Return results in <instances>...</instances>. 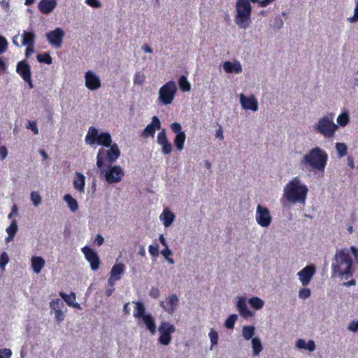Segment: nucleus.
<instances>
[{
    "mask_svg": "<svg viewBox=\"0 0 358 358\" xmlns=\"http://www.w3.org/2000/svg\"><path fill=\"white\" fill-rule=\"evenodd\" d=\"M150 254L153 257H157L159 255V246L158 245H150L148 248Z\"/></svg>",
    "mask_w": 358,
    "mask_h": 358,
    "instance_id": "obj_52",
    "label": "nucleus"
},
{
    "mask_svg": "<svg viewBox=\"0 0 358 358\" xmlns=\"http://www.w3.org/2000/svg\"><path fill=\"white\" fill-rule=\"evenodd\" d=\"M157 141L159 145L169 141L166 136V130L164 129L158 133Z\"/></svg>",
    "mask_w": 358,
    "mask_h": 358,
    "instance_id": "obj_46",
    "label": "nucleus"
},
{
    "mask_svg": "<svg viewBox=\"0 0 358 358\" xmlns=\"http://www.w3.org/2000/svg\"><path fill=\"white\" fill-rule=\"evenodd\" d=\"M237 307L241 315L243 316V317L248 318L253 315L252 312L248 309V306L244 299H241L238 300Z\"/></svg>",
    "mask_w": 358,
    "mask_h": 358,
    "instance_id": "obj_25",
    "label": "nucleus"
},
{
    "mask_svg": "<svg viewBox=\"0 0 358 358\" xmlns=\"http://www.w3.org/2000/svg\"><path fill=\"white\" fill-rule=\"evenodd\" d=\"M85 78V85L89 90H95L101 87L100 79L92 71H87Z\"/></svg>",
    "mask_w": 358,
    "mask_h": 358,
    "instance_id": "obj_16",
    "label": "nucleus"
},
{
    "mask_svg": "<svg viewBox=\"0 0 358 358\" xmlns=\"http://www.w3.org/2000/svg\"><path fill=\"white\" fill-rule=\"evenodd\" d=\"M252 346L253 350V355H259L262 350V345L260 340L257 338H253L252 339Z\"/></svg>",
    "mask_w": 358,
    "mask_h": 358,
    "instance_id": "obj_35",
    "label": "nucleus"
},
{
    "mask_svg": "<svg viewBox=\"0 0 358 358\" xmlns=\"http://www.w3.org/2000/svg\"><path fill=\"white\" fill-rule=\"evenodd\" d=\"M64 306L63 301L59 299H54L50 302V308L54 312L57 311V310H62Z\"/></svg>",
    "mask_w": 358,
    "mask_h": 358,
    "instance_id": "obj_41",
    "label": "nucleus"
},
{
    "mask_svg": "<svg viewBox=\"0 0 358 358\" xmlns=\"http://www.w3.org/2000/svg\"><path fill=\"white\" fill-rule=\"evenodd\" d=\"M9 261L8 256L6 252H3L0 255V267L3 270L5 266Z\"/></svg>",
    "mask_w": 358,
    "mask_h": 358,
    "instance_id": "obj_49",
    "label": "nucleus"
},
{
    "mask_svg": "<svg viewBox=\"0 0 358 358\" xmlns=\"http://www.w3.org/2000/svg\"><path fill=\"white\" fill-rule=\"evenodd\" d=\"M249 303L253 308L259 310L264 306V303L260 298L254 296L250 299Z\"/></svg>",
    "mask_w": 358,
    "mask_h": 358,
    "instance_id": "obj_37",
    "label": "nucleus"
},
{
    "mask_svg": "<svg viewBox=\"0 0 358 358\" xmlns=\"http://www.w3.org/2000/svg\"><path fill=\"white\" fill-rule=\"evenodd\" d=\"M144 324L146 325L148 329L152 333L155 334L156 331V324L154 318L151 315L148 314L142 318Z\"/></svg>",
    "mask_w": 358,
    "mask_h": 358,
    "instance_id": "obj_29",
    "label": "nucleus"
},
{
    "mask_svg": "<svg viewBox=\"0 0 358 358\" xmlns=\"http://www.w3.org/2000/svg\"><path fill=\"white\" fill-rule=\"evenodd\" d=\"M308 191L306 185L301 184L299 178L296 177L286 185L284 189V195L289 202L303 203L306 199Z\"/></svg>",
    "mask_w": 358,
    "mask_h": 358,
    "instance_id": "obj_2",
    "label": "nucleus"
},
{
    "mask_svg": "<svg viewBox=\"0 0 358 358\" xmlns=\"http://www.w3.org/2000/svg\"><path fill=\"white\" fill-rule=\"evenodd\" d=\"M235 22L241 28H247L250 22L251 5L248 0H237Z\"/></svg>",
    "mask_w": 358,
    "mask_h": 358,
    "instance_id": "obj_5",
    "label": "nucleus"
},
{
    "mask_svg": "<svg viewBox=\"0 0 358 358\" xmlns=\"http://www.w3.org/2000/svg\"><path fill=\"white\" fill-rule=\"evenodd\" d=\"M170 127L176 136L174 138L173 143L176 149L179 151L184 148V144L186 138L185 133L182 130L181 124L178 122H173Z\"/></svg>",
    "mask_w": 358,
    "mask_h": 358,
    "instance_id": "obj_10",
    "label": "nucleus"
},
{
    "mask_svg": "<svg viewBox=\"0 0 358 358\" xmlns=\"http://www.w3.org/2000/svg\"><path fill=\"white\" fill-rule=\"evenodd\" d=\"M104 239L103 236L100 234H97L95 237L94 242L96 243L98 246L101 245L103 243Z\"/></svg>",
    "mask_w": 358,
    "mask_h": 358,
    "instance_id": "obj_64",
    "label": "nucleus"
},
{
    "mask_svg": "<svg viewBox=\"0 0 358 358\" xmlns=\"http://www.w3.org/2000/svg\"><path fill=\"white\" fill-rule=\"evenodd\" d=\"M64 36V31L59 27L46 34V38L49 43L57 48L62 46Z\"/></svg>",
    "mask_w": 358,
    "mask_h": 358,
    "instance_id": "obj_12",
    "label": "nucleus"
},
{
    "mask_svg": "<svg viewBox=\"0 0 358 358\" xmlns=\"http://www.w3.org/2000/svg\"><path fill=\"white\" fill-rule=\"evenodd\" d=\"M73 187L79 192L82 193L85 191V177L79 172H76L73 180Z\"/></svg>",
    "mask_w": 358,
    "mask_h": 358,
    "instance_id": "obj_21",
    "label": "nucleus"
},
{
    "mask_svg": "<svg viewBox=\"0 0 358 358\" xmlns=\"http://www.w3.org/2000/svg\"><path fill=\"white\" fill-rule=\"evenodd\" d=\"M125 270V266L122 263L115 264L111 269L110 275L115 277V279L120 280L121 275Z\"/></svg>",
    "mask_w": 358,
    "mask_h": 358,
    "instance_id": "obj_27",
    "label": "nucleus"
},
{
    "mask_svg": "<svg viewBox=\"0 0 358 358\" xmlns=\"http://www.w3.org/2000/svg\"><path fill=\"white\" fill-rule=\"evenodd\" d=\"M31 200L35 206H38L41 202V197L39 194L36 192H32L31 193Z\"/></svg>",
    "mask_w": 358,
    "mask_h": 358,
    "instance_id": "obj_47",
    "label": "nucleus"
},
{
    "mask_svg": "<svg viewBox=\"0 0 358 358\" xmlns=\"http://www.w3.org/2000/svg\"><path fill=\"white\" fill-rule=\"evenodd\" d=\"M256 221L262 227H267L271 222L272 217L268 208L258 205L256 212Z\"/></svg>",
    "mask_w": 358,
    "mask_h": 358,
    "instance_id": "obj_11",
    "label": "nucleus"
},
{
    "mask_svg": "<svg viewBox=\"0 0 358 358\" xmlns=\"http://www.w3.org/2000/svg\"><path fill=\"white\" fill-rule=\"evenodd\" d=\"M305 347L306 350H308L309 351L313 352L315 350V342L310 340L308 343H306V345Z\"/></svg>",
    "mask_w": 358,
    "mask_h": 358,
    "instance_id": "obj_61",
    "label": "nucleus"
},
{
    "mask_svg": "<svg viewBox=\"0 0 358 358\" xmlns=\"http://www.w3.org/2000/svg\"><path fill=\"white\" fill-rule=\"evenodd\" d=\"M348 329L352 332H356L358 331V321H352L349 326Z\"/></svg>",
    "mask_w": 358,
    "mask_h": 358,
    "instance_id": "obj_58",
    "label": "nucleus"
},
{
    "mask_svg": "<svg viewBox=\"0 0 358 358\" xmlns=\"http://www.w3.org/2000/svg\"><path fill=\"white\" fill-rule=\"evenodd\" d=\"M99 134L96 128L94 127H90L85 136V143L90 145L95 144L97 141Z\"/></svg>",
    "mask_w": 358,
    "mask_h": 358,
    "instance_id": "obj_23",
    "label": "nucleus"
},
{
    "mask_svg": "<svg viewBox=\"0 0 358 358\" xmlns=\"http://www.w3.org/2000/svg\"><path fill=\"white\" fill-rule=\"evenodd\" d=\"M17 231V225L15 220H13L10 226L6 229V232L8 233V237L7 240L13 239L15 236Z\"/></svg>",
    "mask_w": 358,
    "mask_h": 358,
    "instance_id": "obj_36",
    "label": "nucleus"
},
{
    "mask_svg": "<svg viewBox=\"0 0 358 358\" xmlns=\"http://www.w3.org/2000/svg\"><path fill=\"white\" fill-rule=\"evenodd\" d=\"M149 295L151 298L157 299L160 296L159 290L157 287H152Z\"/></svg>",
    "mask_w": 358,
    "mask_h": 358,
    "instance_id": "obj_56",
    "label": "nucleus"
},
{
    "mask_svg": "<svg viewBox=\"0 0 358 358\" xmlns=\"http://www.w3.org/2000/svg\"><path fill=\"white\" fill-rule=\"evenodd\" d=\"M159 342L164 345H168L171 341V334L176 330L175 326L169 322H162L159 327Z\"/></svg>",
    "mask_w": 358,
    "mask_h": 358,
    "instance_id": "obj_8",
    "label": "nucleus"
},
{
    "mask_svg": "<svg viewBox=\"0 0 358 358\" xmlns=\"http://www.w3.org/2000/svg\"><path fill=\"white\" fill-rule=\"evenodd\" d=\"M120 156V151L117 143H113L107 148H100L96 155V166L100 174L103 175L104 168L111 166Z\"/></svg>",
    "mask_w": 358,
    "mask_h": 358,
    "instance_id": "obj_3",
    "label": "nucleus"
},
{
    "mask_svg": "<svg viewBox=\"0 0 358 358\" xmlns=\"http://www.w3.org/2000/svg\"><path fill=\"white\" fill-rule=\"evenodd\" d=\"M44 266L45 260L41 257H33L31 258V267L35 273H40Z\"/></svg>",
    "mask_w": 358,
    "mask_h": 358,
    "instance_id": "obj_26",
    "label": "nucleus"
},
{
    "mask_svg": "<svg viewBox=\"0 0 358 358\" xmlns=\"http://www.w3.org/2000/svg\"><path fill=\"white\" fill-rule=\"evenodd\" d=\"M162 152L164 155H169L172 151V145L169 141L161 144Z\"/></svg>",
    "mask_w": 358,
    "mask_h": 358,
    "instance_id": "obj_48",
    "label": "nucleus"
},
{
    "mask_svg": "<svg viewBox=\"0 0 358 358\" xmlns=\"http://www.w3.org/2000/svg\"><path fill=\"white\" fill-rule=\"evenodd\" d=\"M349 20L352 22H357L358 20V2H357L356 7L355 8L354 15L349 18Z\"/></svg>",
    "mask_w": 358,
    "mask_h": 358,
    "instance_id": "obj_63",
    "label": "nucleus"
},
{
    "mask_svg": "<svg viewBox=\"0 0 358 358\" xmlns=\"http://www.w3.org/2000/svg\"><path fill=\"white\" fill-rule=\"evenodd\" d=\"M55 320L58 323L62 322L65 318L64 313L62 310H57L54 312Z\"/></svg>",
    "mask_w": 358,
    "mask_h": 358,
    "instance_id": "obj_51",
    "label": "nucleus"
},
{
    "mask_svg": "<svg viewBox=\"0 0 358 358\" xmlns=\"http://www.w3.org/2000/svg\"><path fill=\"white\" fill-rule=\"evenodd\" d=\"M108 170L104 168L103 175L106 181L109 184L119 182L122 180L124 175V171L120 166H106Z\"/></svg>",
    "mask_w": 358,
    "mask_h": 358,
    "instance_id": "obj_9",
    "label": "nucleus"
},
{
    "mask_svg": "<svg viewBox=\"0 0 358 358\" xmlns=\"http://www.w3.org/2000/svg\"><path fill=\"white\" fill-rule=\"evenodd\" d=\"M178 302V297L176 294H172L166 298L164 301H162L160 306L164 311L172 315L175 312Z\"/></svg>",
    "mask_w": 358,
    "mask_h": 358,
    "instance_id": "obj_15",
    "label": "nucleus"
},
{
    "mask_svg": "<svg viewBox=\"0 0 358 358\" xmlns=\"http://www.w3.org/2000/svg\"><path fill=\"white\" fill-rule=\"evenodd\" d=\"M8 66L0 57V75H2L7 72Z\"/></svg>",
    "mask_w": 358,
    "mask_h": 358,
    "instance_id": "obj_60",
    "label": "nucleus"
},
{
    "mask_svg": "<svg viewBox=\"0 0 358 358\" xmlns=\"http://www.w3.org/2000/svg\"><path fill=\"white\" fill-rule=\"evenodd\" d=\"M28 128L30 129L34 132V134H38V129L37 124H36V122H34V121L29 122Z\"/></svg>",
    "mask_w": 358,
    "mask_h": 358,
    "instance_id": "obj_59",
    "label": "nucleus"
},
{
    "mask_svg": "<svg viewBox=\"0 0 358 358\" xmlns=\"http://www.w3.org/2000/svg\"><path fill=\"white\" fill-rule=\"evenodd\" d=\"M208 336L210 339V343H211L210 348L212 349L215 345L217 344L218 334L215 330H214L213 329H211L208 334Z\"/></svg>",
    "mask_w": 358,
    "mask_h": 358,
    "instance_id": "obj_43",
    "label": "nucleus"
},
{
    "mask_svg": "<svg viewBox=\"0 0 358 358\" xmlns=\"http://www.w3.org/2000/svg\"><path fill=\"white\" fill-rule=\"evenodd\" d=\"M223 69L227 73H240L242 72V66L239 62H225L223 64Z\"/></svg>",
    "mask_w": 358,
    "mask_h": 358,
    "instance_id": "obj_22",
    "label": "nucleus"
},
{
    "mask_svg": "<svg viewBox=\"0 0 358 358\" xmlns=\"http://www.w3.org/2000/svg\"><path fill=\"white\" fill-rule=\"evenodd\" d=\"M178 85L180 89L182 92H189L191 90V85L188 82L187 77L185 76H181L178 80Z\"/></svg>",
    "mask_w": 358,
    "mask_h": 358,
    "instance_id": "obj_33",
    "label": "nucleus"
},
{
    "mask_svg": "<svg viewBox=\"0 0 358 358\" xmlns=\"http://www.w3.org/2000/svg\"><path fill=\"white\" fill-rule=\"evenodd\" d=\"M8 155L7 148L5 146L0 147V158L3 160Z\"/></svg>",
    "mask_w": 358,
    "mask_h": 358,
    "instance_id": "obj_62",
    "label": "nucleus"
},
{
    "mask_svg": "<svg viewBox=\"0 0 358 358\" xmlns=\"http://www.w3.org/2000/svg\"><path fill=\"white\" fill-rule=\"evenodd\" d=\"M145 79L144 73L141 71H137L134 76V83L138 85H143Z\"/></svg>",
    "mask_w": 358,
    "mask_h": 358,
    "instance_id": "obj_44",
    "label": "nucleus"
},
{
    "mask_svg": "<svg viewBox=\"0 0 358 358\" xmlns=\"http://www.w3.org/2000/svg\"><path fill=\"white\" fill-rule=\"evenodd\" d=\"M237 318L238 317L236 314L230 315L224 322L225 327L229 329H234Z\"/></svg>",
    "mask_w": 358,
    "mask_h": 358,
    "instance_id": "obj_40",
    "label": "nucleus"
},
{
    "mask_svg": "<svg viewBox=\"0 0 358 358\" xmlns=\"http://www.w3.org/2000/svg\"><path fill=\"white\" fill-rule=\"evenodd\" d=\"M311 292L308 288H302L299 290V296L301 299H306L310 296Z\"/></svg>",
    "mask_w": 358,
    "mask_h": 358,
    "instance_id": "obj_50",
    "label": "nucleus"
},
{
    "mask_svg": "<svg viewBox=\"0 0 358 358\" xmlns=\"http://www.w3.org/2000/svg\"><path fill=\"white\" fill-rule=\"evenodd\" d=\"M57 6L56 0H41L38 4L40 12L43 14H49Z\"/></svg>",
    "mask_w": 358,
    "mask_h": 358,
    "instance_id": "obj_20",
    "label": "nucleus"
},
{
    "mask_svg": "<svg viewBox=\"0 0 358 358\" xmlns=\"http://www.w3.org/2000/svg\"><path fill=\"white\" fill-rule=\"evenodd\" d=\"M315 273V267L313 265H308L298 272L297 275L303 287L307 286Z\"/></svg>",
    "mask_w": 358,
    "mask_h": 358,
    "instance_id": "obj_14",
    "label": "nucleus"
},
{
    "mask_svg": "<svg viewBox=\"0 0 358 358\" xmlns=\"http://www.w3.org/2000/svg\"><path fill=\"white\" fill-rule=\"evenodd\" d=\"M16 71L23 80H29V77H31L30 66L25 60L17 63Z\"/></svg>",
    "mask_w": 358,
    "mask_h": 358,
    "instance_id": "obj_19",
    "label": "nucleus"
},
{
    "mask_svg": "<svg viewBox=\"0 0 358 358\" xmlns=\"http://www.w3.org/2000/svg\"><path fill=\"white\" fill-rule=\"evenodd\" d=\"M37 60L41 63H45L47 64H51L52 62V59L49 53L44 52L42 54H38L36 56Z\"/></svg>",
    "mask_w": 358,
    "mask_h": 358,
    "instance_id": "obj_38",
    "label": "nucleus"
},
{
    "mask_svg": "<svg viewBox=\"0 0 358 358\" xmlns=\"http://www.w3.org/2000/svg\"><path fill=\"white\" fill-rule=\"evenodd\" d=\"M12 355V352L8 348L0 350V358H10Z\"/></svg>",
    "mask_w": 358,
    "mask_h": 358,
    "instance_id": "obj_53",
    "label": "nucleus"
},
{
    "mask_svg": "<svg viewBox=\"0 0 358 358\" xmlns=\"http://www.w3.org/2000/svg\"><path fill=\"white\" fill-rule=\"evenodd\" d=\"M176 92L177 86L176 83L173 80H170L160 87L158 101L163 105H170L172 103Z\"/></svg>",
    "mask_w": 358,
    "mask_h": 358,
    "instance_id": "obj_6",
    "label": "nucleus"
},
{
    "mask_svg": "<svg viewBox=\"0 0 358 358\" xmlns=\"http://www.w3.org/2000/svg\"><path fill=\"white\" fill-rule=\"evenodd\" d=\"M22 44L27 46H34L35 41V34L32 31H24L22 34Z\"/></svg>",
    "mask_w": 358,
    "mask_h": 358,
    "instance_id": "obj_28",
    "label": "nucleus"
},
{
    "mask_svg": "<svg viewBox=\"0 0 358 358\" xmlns=\"http://www.w3.org/2000/svg\"><path fill=\"white\" fill-rule=\"evenodd\" d=\"M253 3L257 2L259 5L262 7H266L275 0H250Z\"/></svg>",
    "mask_w": 358,
    "mask_h": 358,
    "instance_id": "obj_55",
    "label": "nucleus"
},
{
    "mask_svg": "<svg viewBox=\"0 0 358 358\" xmlns=\"http://www.w3.org/2000/svg\"><path fill=\"white\" fill-rule=\"evenodd\" d=\"M174 215L168 210H164L160 215V218L163 220L165 227H169L174 220Z\"/></svg>",
    "mask_w": 358,
    "mask_h": 358,
    "instance_id": "obj_32",
    "label": "nucleus"
},
{
    "mask_svg": "<svg viewBox=\"0 0 358 358\" xmlns=\"http://www.w3.org/2000/svg\"><path fill=\"white\" fill-rule=\"evenodd\" d=\"M240 101L244 109L251 110L252 111H257L258 109V103L254 96L248 97L243 94H241Z\"/></svg>",
    "mask_w": 358,
    "mask_h": 358,
    "instance_id": "obj_18",
    "label": "nucleus"
},
{
    "mask_svg": "<svg viewBox=\"0 0 358 358\" xmlns=\"http://www.w3.org/2000/svg\"><path fill=\"white\" fill-rule=\"evenodd\" d=\"M96 143L99 145H102V146L106 147V148H108L113 145V144H111V143H112L111 136L108 132H102V133L99 134Z\"/></svg>",
    "mask_w": 358,
    "mask_h": 358,
    "instance_id": "obj_24",
    "label": "nucleus"
},
{
    "mask_svg": "<svg viewBox=\"0 0 358 358\" xmlns=\"http://www.w3.org/2000/svg\"><path fill=\"white\" fill-rule=\"evenodd\" d=\"M255 327L253 326H244L243 327L242 334L245 340L252 339L255 334Z\"/></svg>",
    "mask_w": 358,
    "mask_h": 358,
    "instance_id": "obj_34",
    "label": "nucleus"
},
{
    "mask_svg": "<svg viewBox=\"0 0 358 358\" xmlns=\"http://www.w3.org/2000/svg\"><path fill=\"white\" fill-rule=\"evenodd\" d=\"M336 149L338 152L339 157H343L347 155L348 148L347 145L343 143H337L336 144Z\"/></svg>",
    "mask_w": 358,
    "mask_h": 358,
    "instance_id": "obj_42",
    "label": "nucleus"
},
{
    "mask_svg": "<svg viewBox=\"0 0 358 358\" xmlns=\"http://www.w3.org/2000/svg\"><path fill=\"white\" fill-rule=\"evenodd\" d=\"M338 127L334 123L333 118L328 116L322 117L315 126V131L326 138L333 137Z\"/></svg>",
    "mask_w": 358,
    "mask_h": 358,
    "instance_id": "obj_7",
    "label": "nucleus"
},
{
    "mask_svg": "<svg viewBox=\"0 0 358 358\" xmlns=\"http://www.w3.org/2000/svg\"><path fill=\"white\" fill-rule=\"evenodd\" d=\"M352 259L348 252L342 250L336 252L332 262V271L339 276L352 275Z\"/></svg>",
    "mask_w": 358,
    "mask_h": 358,
    "instance_id": "obj_4",
    "label": "nucleus"
},
{
    "mask_svg": "<svg viewBox=\"0 0 358 358\" xmlns=\"http://www.w3.org/2000/svg\"><path fill=\"white\" fill-rule=\"evenodd\" d=\"M85 3L92 8L101 7V3L99 1V0H86Z\"/></svg>",
    "mask_w": 358,
    "mask_h": 358,
    "instance_id": "obj_57",
    "label": "nucleus"
},
{
    "mask_svg": "<svg viewBox=\"0 0 358 358\" xmlns=\"http://www.w3.org/2000/svg\"><path fill=\"white\" fill-rule=\"evenodd\" d=\"M64 200L67 203L68 206L71 210V211L75 212L78 208V204L77 201L72 197V196L69 194H66L64 196Z\"/></svg>",
    "mask_w": 358,
    "mask_h": 358,
    "instance_id": "obj_30",
    "label": "nucleus"
},
{
    "mask_svg": "<svg viewBox=\"0 0 358 358\" xmlns=\"http://www.w3.org/2000/svg\"><path fill=\"white\" fill-rule=\"evenodd\" d=\"M59 296L64 299L66 304L69 306L72 305V302L76 301V294L71 292L70 294H66L63 292H59Z\"/></svg>",
    "mask_w": 358,
    "mask_h": 358,
    "instance_id": "obj_39",
    "label": "nucleus"
},
{
    "mask_svg": "<svg viewBox=\"0 0 358 358\" xmlns=\"http://www.w3.org/2000/svg\"><path fill=\"white\" fill-rule=\"evenodd\" d=\"M327 161V152L320 147H315L303 157L301 163L309 166L313 170L324 172Z\"/></svg>",
    "mask_w": 358,
    "mask_h": 358,
    "instance_id": "obj_1",
    "label": "nucleus"
},
{
    "mask_svg": "<svg viewBox=\"0 0 358 358\" xmlns=\"http://www.w3.org/2000/svg\"><path fill=\"white\" fill-rule=\"evenodd\" d=\"M161 128V122L157 116H153L152 118V122L146 126V127L143 129L142 132V136L144 138H147L148 136L153 137L155 134V131L157 129H159Z\"/></svg>",
    "mask_w": 358,
    "mask_h": 358,
    "instance_id": "obj_17",
    "label": "nucleus"
},
{
    "mask_svg": "<svg viewBox=\"0 0 358 358\" xmlns=\"http://www.w3.org/2000/svg\"><path fill=\"white\" fill-rule=\"evenodd\" d=\"M7 45H8V43H7L6 39L4 37L0 36V54L5 52L6 49L7 48Z\"/></svg>",
    "mask_w": 358,
    "mask_h": 358,
    "instance_id": "obj_54",
    "label": "nucleus"
},
{
    "mask_svg": "<svg viewBox=\"0 0 358 358\" xmlns=\"http://www.w3.org/2000/svg\"><path fill=\"white\" fill-rule=\"evenodd\" d=\"M81 250L85 259L90 262L92 270L96 271L100 265V259L97 253L88 246L83 247Z\"/></svg>",
    "mask_w": 358,
    "mask_h": 358,
    "instance_id": "obj_13",
    "label": "nucleus"
},
{
    "mask_svg": "<svg viewBox=\"0 0 358 358\" xmlns=\"http://www.w3.org/2000/svg\"><path fill=\"white\" fill-rule=\"evenodd\" d=\"M145 308L143 303L136 302V306L134 310V316L137 318H143L145 314Z\"/></svg>",
    "mask_w": 358,
    "mask_h": 358,
    "instance_id": "obj_31",
    "label": "nucleus"
},
{
    "mask_svg": "<svg viewBox=\"0 0 358 358\" xmlns=\"http://www.w3.org/2000/svg\"><path fill=\"white\" fill-rule=\"evenodd\" d=\"M349 122V116L347 113H342L338 115L337 122L340 126L344 127Z\"/></svg>",
    "mask_w": 358,
    "mask_h": 358,
    "instance_id": "obj_45",
    "label": "nucleus"
}]
</instances>
